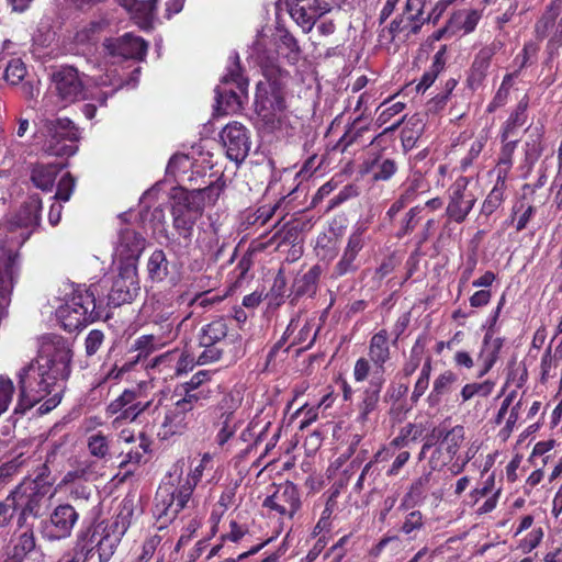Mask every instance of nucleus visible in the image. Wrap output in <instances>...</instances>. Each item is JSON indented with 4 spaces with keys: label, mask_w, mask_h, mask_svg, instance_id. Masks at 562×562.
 <instances>
[{
    "label": "nucleus",
    "mask_w": 562,
    "mask_h": 562,
    "mask_svg": "<svg viewBox=\"0 0 562 562\" xmlns=\"http://www.w3.org/2000/svg\"><path fill=\"white\" fill-rule=\"evenodd\" d=\"M199 401L198 393L188 392L168 408L158 431L160 439L168 440L172 436L183 434L194 419V408Z\"/></svg>",
    "instance_id": "nucleus-12"
},
{
    "label": "nucleus",
    "mask_w": 562,
    "mask_h": 562,
    "mask_svg": "<svg viewBox=\"0 0 562 562\" xmlns=\"http://www.w3.org/2000/svg\"><path fill=\"white\" fill-rule=\"evenodd\" d=\"M132 509L124 506V508L116 515V517L109 524H99L95 526L90 543L91 550L95 549L100 562H108L114 554L122 537L127 531L131 525Z\"/></svg>",
    "instance_id": "nucleus-9"
},
{
    "label": "nucleus",
    "mask_w": 562,
    "mask_h": 562,
    "mask_svg": "<svg viewBox=\"0 0 562 562\" xmlns=\"http://www.w3.org/2000/svg\"><path fill=\"white\" fill-rule=\"evenodd\" d=\"M155 331L153 335L159 338V344L166 346L173 341L179 334V325H176V319L171 318L170 315H161L154 322Z\"/></svg>",
    "instance_id": "nucleus-45"
},
{
    "label": "nucleus",
    "mask_w": 562,
    "mask_h": 562,
    "mask_svg": "<svg viewBox=\"0 0 562 562\" xmlns=\"http://www.w3.org/2000/svg\"><path fill=\"white\" fill-rule=\"evenodd\" d=\"M227 157L237 166L246 159V130L241 123L227 124L221 134Z\"/></svg>",
    "instance_id": "nucleus-23"
},
{
    "label": "nucleus",
    "mask_w": 562,
    "mask_h": 562,
    "mask_svg": "<svg viewBox=\"0 0 562 562\" xmlns=\"http://www.w3.org/2000/svg\"><path fill=\"white\" fill-rule=\"evenodd\" d=\"M507 181L496 178L495 184L482 202L479 218L487 223L502 207L506 199Z\"/></svg>",
    "instance_id": "nucleus-36"
},
{
    "label": "nucleus",
    "mask_w": 562,
    "mask_h": 562,
    "mask_svg": "<svg viewBox=\"0 0 562 562\" xmlns=\"http://www.w3.org/2000/svg\"><path fill=\"white\" fill-rule=\"evenodd\" d=\"M528 108L529 97L525 94L502 124L499 131L501 140H506L517 135L518 130L524 126L528 120Z\"/></svg>",
    "instance_id": "nucleus-33"
},
{
    "label": "nucleus",
    "mask_w": 562,
    "mask_h": 562,
    "mask_svg": "<svg viewBox=\"0 0 562 562\" xmlns=\"http://www.w3.org/2000/svg\"><path fill=\"white\" fill-rule=\"evenodd\" d=\"M368 358L374 367L372 376L385 378V364L391 360L390 337L386 329H380L370 338Z\"/></svg>",
    "instance_id": "nucleus-24"
},
{
    "label": "nucleus",
    "mask_w": 562,
    "mask_h": 562,
    "mask_svg": "<svg viewBox=\"0 0 562 562\" xmlns=\"http://www.w3.org/2000/svg\"><path fill=\"white\" fill-rule=\"evenodd\" d=\"M55 90L61 108L85 98V89L79 72L74 67H61L53 77Z\"/></svg>",
    "instance_id": "nucleus-19"
},
{
    "label": "nucleus",
    "mask_w": 562,
    "mask_h": 562,
    "mask_svg": "<svg viewBox=\"0 0 562 562\" xmlns=\"http://www.w3.org/2000/svg\"><path fill=\"white\" fill-rule=\"evenodd\" d=\"M159 341V338L155 337L153 333L142 335L134 341L133 348L142 359H145L154 351L164 347Z\"/></svg>",
    "instance_id": "nucleus-55"
},
{
    "label": "nucleus",
    "mask_w": 562,
    "mask_h": 562,
    "mask_svg": "<svg viewBox=\"0 0 562 562\" xmlns=\"http://www.w3.org/2000/svg\"><path fill=\"white\" fill-rule=\"evenodd\" d=\"M47 493V487L34 480H26L19 484L11 493V499L18 513V526L23 527L27 517H37Z\"/></svg>",
    "instance_id": "nucleus-13"
},
{
    "label": "nucleus",
    "mask_w": 562,
    "mask_h": 562,
    "mask_svg": "<svg viewBox=\"0 0 562 562\" xmlns=\"http://www.w3.org/2000/svg\"><path fill=\"white\" fill-rule=\"evenodd\" d=\"M171 352L175 355L173 362H176L175 368L178 371L179 376L193 370L195 364H198L194 356L188 350L173 349Z\"/></svg>",
    "instance_id": "nucleus-58"
},
{
    "label": "nucleus",
    "mask_w": 562,
    "mask_h": 562,
    "mask_svg": "<svg viewBox=\"0 0 562 562\" xmlns=\"http://www.w3.org/2000/svg\"><path fill=\"white\" fill-rule=\"evenodd\" d=\"M494 55L493 46H484L475 54L465 79V87L472 92L484 85Z\"/></svg>",
    "instance_id": "nucleus-26"
},
{
    "label": "nucleus",
    "mask_w": 562,
    "mask_h": 562,
    "mask_svg": "<svg viewBox=\"0 0 562 562\" xmlns=\"http://www.w3.org/2000/svg\"><path fill=\"white\" fill-rule=\"evenodd\" d=\"M227 334L226 324L222 319L214 321L201 329L199 342L201 347L216 345Z\"/></svg>",
    "instance_id": "nucleus-47"
},
{
    "label": "nucleus",
    "mask_w": 562,
    "mask_h": 562,
    "mask_svg": "<svg viewBox=\"0 0 562 562\" xmlns=\"http://www.w3.org/2000/svg\"><path fill=\"white\" fill-rule=\"evenodd\" d=\"M4 562H44V554L36 548L32 529L23 531L13 543V548Z\"/></svg>",
    "instance_id": "nucleus-28"
},
{
    "label": "nucleus",
    "mask_w": 562,
    "mask_h": 562,
    "mask_svg": "<svg viewBox=\"0 0 562 562\" xmlns=\"http://www.w3.org/2000/svg\"><path fill=\"white\" fill-rule=\"evenodd\" d=\"M535 213L536 207L533 205L520 203L513 207L512 215L505 224H513L516 221V232H521L527 227Z\"/></svg>",
    "instance_id": "nucleus-52"
},
{
    "label": "nucleus",
    "mask_w": 562,
    "mask_h": 562,
    "mask_svg": "<svg viewBox=\"0 0 562 562\" xmlns=\"http://www.w3.org/2000/svg\"><path fill=\"white\" fill-rule=\"evenodd\" d=\"M274 483L271 482V477L269 475H263L262 471L257 473V480L251 486L250 491V501L257 502L262 501L267 493H272L274 490Z\"/></svg>",
    "instance_id": "nucleus-56"
},
{
    "label": "nucleus",
    "mask_w": 562,
    "mask_h": 562,
    "mask_svg": "<svg viewBox=\"0 0 562 562\" xmlns=\"http://www.w3.org/2000/svg\"><path fill=\"white\" fill-rule=\"evenodd\" d=\"M256 83L254 95V125L261 134H274L288 123L286 86L290 72L286 69H266Z\"/></svg>",
    "instance_id": "nucleus-4"
},
{
    "label": "nucleus",
    "mask_w": 562,
    "mask_h": 562,
    "mask_svg": "<svg viewBox=\"0 0 562 562\" xmlns=\"http://www.w3.org/2000/svg\"><path fill=\"white\" fill-rule=\"evenodd\" d=\"M71 357L68 340L58 335L43 336L36 360L18 373L20 393L14 413L24 414L38 403L41 415L54 409L61 401Z\"/></svg>",
    "instance_id": "nucleus-1"
},
{
    "label": "nucleus",
    "mask_w": 562,
    "mask_h": 562,
    "mask_svg": "<svg viewBox=\"0 0 562 562\" xmlns=\"http://www.w3.org/2000/svg\"><path fill=\"white\" fill-rule=\"evenodd\" d=\"M413 443L404 429L401 427L397 435L387 443V446H383L374 453V461H386L392 458L396 450L402 451L405 448L409 447Z\"/></svg>",
    "instance_id": "nucleus-48"
},
{
    "label": "nucleus",
    "mask_w": 562,
    "mask_h": 562,
    "mask_svg": "<svg viewBox=\"0 0 562 562\" xmlns=\"http://www.w3.org/2000/svg\"><path fill=\"white\" fill-rule=\"evenodd\" d=\"M284 3L290 16L303 33H310L317 20L330 10L324 0H285Z\"/></svg>",
    "instance_id": "nucleus-18"
},
{
    "label": "nucleus",
    "mask_w": 562,
    "mask_h": 562,
    "mask_svg": "<svg viewBox=\"0 0 562 562\" xmlns=\"http://www.w3.org/2000/svg\"><path fill=\"white\" fill-rule=\"evenodd\" d=\"M423 213L424 206H422V204H416L409 207L397 223L395 237L402 239L405 236L413 234L424 217Z\"/></svg>",
    "instance_id": "nucleus-43"
},
{
    "label": "nucleus",
    "mask_w": 562,
    "mask_h": 562,
    "mask_svg": "<svg viewBox=\"0 0 562 562\" xmlns=\"http://www.w3.org/2000/svg\"><path fill=\"white\" fill-rule=\"evenodd\" d=\"M41 210L42 200L37 195L30 196L5 223V238L0 247V305L8 302L12 292L19 270L18 249L40 224Z\"/></svg>",
    "instance_id": "nucleus-2"
},
{
    "label": "nucleus",
    "mask_w": 562,
    "mask_h": 562,
    "mask_svg": "<svg viewBox=\"0 0 562 562\" xmlns=\"http://www.w3.org/2000/svg\"><path fill=\"white\" fill-rule=\"evenodd\" d=\"M108 280L103 279L99 283L89 286H74L56 310V317L60 326L72 333L99 319L102 314L100 311L102 300L97 299V295L100 294V290L108 288Z\"/></svg>",
    "instance_id": "nucleus-6"
},
{
    "label": "nucleus",
    "mask_w": 562,
    "mask_h": 562,
    "mask_svg": "<svg viewBox=\"0 0 562 562\" xmlns=\"http://www.w3.org/2000/svg\"><path fill=\"white\" fill-rule=\"evenodd\" d=\"M221 193L218 186L181 193L172 205L173 227L179 237L168 243L169 249L178 257L188 254L192 241L193 227L205 205L216 202Z\"/></svg>",
    "instance_id": "nucleus-5"
},
{
    "label": "nucleus",
    "mask_w": 562,
    "mask_h": 562,
    "mask_svg": "<svg viewBox=\"0 0 562 562\" xmlns=\"http://www.w3.org/2000/svg\"><path fill=\"white\" fill-rule=\"evenodd\" d=\"M139 290L137 268L133 262L121 263L108 293V304L120 306L130 303Z\"/></svg>",
    "instance_id": "nucleus-16"
},
{
    "label": "nucleus",
    "mask_w": 562,
    "mask_h": 562,
    "mask_svg": "<svg viewBox=\"0 0 562 562\" xmlns=\"http://www.w3.org/2000/svg\"><path fill=\"white\" fill-rule=\"evenodd\" d=\"M215 92L217 111H222L223 114H229L241 110L240 97L234 89L217 87Z\"/></svg>",
    "instance_id": "nucleus-46"
},
{
    "label": "nucleus",
    "mask_w": 562,
    "mask_h": 562,
    "mask_svg": "<svg viewBox=\"0 0 562 562\" xmlns=\"http://www.w3.org/2000/svg\"><path fill=\"white\" fill-rule=\"evenodd\" d=\"M101 425L102 422L98 417H90L85 422L88 451L92 457L103 460L110 456V437L101 430H97V427Z\"/></svg>",
    "instance_id": "nucleus-30"
},
{
    "label": "nucleus",
    "mask_w": 562,
    "mask_h": 562,
    "mask_svg": "<svg viewBox=\"0 0 562 562\" xmlns=\"http://www.w3.org/2000/svg\"><path fill=\"white\" fill-rule=\"evenodd\" d=\"M370 130V122L364 121V111L356 116L348 125L344 135L335 145V149L347 151L356 144H361L363 134Z\"/></svg>",
    "instance_id": "nucleus-37"
},
{
    "label": "nucleus",
    "mask_w": 562,
    "mask_h": 562,
    "mask_svg": "<svg viewBox=\"0 0 562 562\" xmlns=\"http://www.w3.org/2000/svg\"><path fill=\"white\" fill-rule=\"evenodd\" d=\"M537 40L549 37L547 49L555 53L562 46V0H551L537 19L533 27Z\"/></svg>",
    "instance_id": "nucleus-14"
},
{
    "label": "nucleus",
    "mask_w": 562,
    "mask_h": 562,
    "mask_svg": "<svg viewBox=\"0 0 562 562\" xmlns=\"http://www.w3.org/2000/svg\"><path fill=\"white\" fill-rule=\"evenodd\" d=\"M42 149L52 156H72L78 150V130L66 117L43 119L35 134Z\"/></svg>",
    "instance_id": "nucleus-8"
},
{
    "label": "nucleus",
    "mask_w": 562,
    "mask_h": 562,
    "mask_svg": "<svg viewBox=\"0 0 562 562\" xmlns=\"http://www.w3.org/2000/svg\"><path fill=\"white\" fill-rule=\"evenodd\" d=\"M425 351V342L418 338L413 345L408 360L404 363L402 372L404 376H411L420 366Z\"/></svg>",
    "instance_id": "nucleus-54"
},
{
    "label": "nucleus",
    "mask_w": 562,
    "mask_h": 562,
    "mask_svg": "<svg viewBox=\"0 0 562 562\" xmlns=\"http://www.w3.org/2000/svg\"><path fill=\"white\" fill-rule=\"evenodd\" d=\"M470 182L471 178L460 176L448 189L446 216L457 224L465 222L477 201L476 195L469 190Z\"/></svg>",
    "instance_id": "nucleus-15"
},
{
    "label": "nucleus",
    "mask_w": 562,
    "mask_h": 562,
    "mask_svg": "<svg viewBox=\"0 0 562 562\" xmlns=\"http://www.w3.org/2000/svg\"><path fill=\"white\" fill-rule=\"evenodd\" d=\"M26 75V67L20 58L9 61L4 70V79L11 85H18Z\"/></svg>",
    "instance_id": "nucleus-63"
},
{
    "label": "nucleus",
    "mask_w": 562,
    "mask_h": 562,
    "mask_svg": "<svg viewBox=\"0 0 562 562\" xmlns=\"http://www.w3.org/2000/svg\"><path fill=\"white\" fill-rule=\"evenodd\" d=\"M422 182L423 180L420 177H415L411 179L407 183L403 184L401 193L390 205L385 213L390 222H393L396 215L402 210H404L405 207H407L417 200L419 195V189L422 188Z\"/></svg>",
    "instance_id": "nucleus-35"
},
{
    "label": "nucleus",
    "mask_w": 562,
    "mask_h": 562,
    "mask_svg": "<svg viewBox=\"0 0 562 562\" xmlns=\"http://www.w3.org/2000/svg\"><path fill=\"white\" fill-rule=\"evenodd\" d=\"M398 170L395 158L386 157L382 150L372 151L361 164V172L371 176L374 182H387Z\"/></svg>",
    "instance_id": "nucleus-22"
},
{
    "label": "nucleus",
    "mask_w": 562,
    "mask_h": 562,
    "mask_svg": "<svg viewBox=\"0 0 562 562\" xmlns=\"http://www.w3.org/2000/svg\"><path fill=\"white\" fill-rule=\"evenodd\" d=\"M502 147L498 154L497 164L495 167L496 178L506 180L508 179L509 172L514 165V153L517 148L519 139L508 138L506 140H501Z\"/></svg>",
    "instance_id": "nucleus-42"
},
{
    "label": "nucleus",
    "mask_w": 562,
    "mask_h": 562,
    "mask_svg": "<svg viewBox=\"0 0 562 562\" xmlns=\"http://www.w3.org/2000/svg\"><path fill=\"white\" fill-rule=\"evenodd\" d=\"M207 468H212L210 453H204L199 464L187 474L183 459L172 464L155 496L154 514L162 524L171 522L187 507L194 487Z\"/></svg>",
    "instance_id": "nucleus-3"
},
{
    "label": "nucleus",
    "mask_w": 562,
    "mask_h": 562,
    "mask_svg": "<svg viewBox=\"0 0 562 562\" xmlns=\"http://www.w3.org/2000/svg\"><path fill=\"white\" fill-rule=\"evenodd\" d=\"M481 18L482 13L476 9L458 11L451 15L450 26H454L457 32L469 34L476 29Z\"/></svg>",
    "instance_id": "nucleus-44"
},
{
    "label": "nucleus",
    "mask_w": 562,
    "mask_h": 562,
    "mask_svg": "<svg viewBox=\"0 0 562 562\" xmlns=\"http://www.w3.org/2000/svg\"><path fill=\"white\" fill-rule=\"evenodd\" d=\"M274 47L277 57L280 55L290 65L297 64L303 53L299 40L280 22L276 25Z\"/></svg>",
    "instance_id": "nucleus-29"
},
{
    "label": "nucleus",
    "mask_w": 562,
    "mask_h": 562,
    "mask_svg": "<svg viewBox=\"0 0 562 562\" xmlns=\"http://www.w3.org/2000/svg\"><path fill=\"white\" fill-rule=\"evenodd\" d=\"M357 257L358 256L348 254L344 250L340 259L333 268L331 278L339 279L347 274L355 273L359 268V265L357 263Z\"/></svg>",
    "instance_id": "nucleus-53"
},
{
    "label": "nucleus",
    "mask_w": 562,
    "mask_h": 562,
    "mask_svg": "<svg viewBox=\"0 0 562 562\" xmlns=\"http://www.w3.org/2000/svg\"><path fill=\"white\" fill-rule=\"evenodd\" d=\"M79 514L69 504L56 506L44 522L43 537L49 541L63 540L70 537L78 522Z\"/></svg>",
    "instance_id": "nucleus-17"
},
{
    "label": "nucleus",
    "mask_w": 562,
    "mask_h": 562,
    "mask_svg": "<svg viewBox=\"0 0 562 562\" xmlns=\"http://www.w3.org/2000/svg\"><path fill=\"white\" fill-rule=\"evenodd\" d=\"M322 274V267L314 265L302 276H297L292 284L293 300L302 296H314L318 289V282Z\"/></svg>",
    "instance_id": "nucleus-38"
},
{
    "label": "nucleus",
    "mask_w": 562,
    "mask_h": 562,
    "mask_svg": "<svg viewBox=\"0 0 562 562\" xmlns=\"http://www.w3.org/2000/svg\"><path fill=\"white\" fill-rule=\"evenodd\" d=\"M405 105L406 104L401 101L393 102V98H392V99L385 100L383 103H381L378 106V109L375 111V113H376V117L374 121L375 126L382 127V126L386 125L387 123H390V125L386 126L382 133H380L378 136H375L370 142V144H373L379 137H381L390 132H394L402 125V123L404 121V116L401 119L394 120V121H392V120L396 115H398L400 113L403 112V110L405 109Z\"/></svg>",
    "instance_id": "nucleus-31"
},
{
    "label": "nucleus",
    "mask_w": 562,
    "mask_h": 562,
    "mask_svg": "<svg viewBox=\"0 0 562 562\" xmlns=\"http://www.w3.org/2000/svg\"><path fill=\"white\" fill-rule=\"evenodd\" d=\"M104 47L111 56L122 57L124 59H143L147 52L145 41L132 34H125L115 40H108L104 43Z\"/></svg>",
    "instance_id": "nucleus-25"
},
{
    "label": "nucleus",
    "mask_w": 562,
    "mask_h": 562,
    "mask_svg": "<svg viewBox=\"0 0 562 562\" xmlns=\"http://www.w3.org/2000/svg\"><path fill=\"white\" fill-rule=\"evenodd\" d=\"M270 30L267 26H262L257 32L256 38L251 46V58L255 60L260 69V72H266V69H283L277 58V47L273 49Z\"/></svg>",
    "instance_id": "nucleus-21"
},
{
    "label": "nucleus",
    "mask_w": 562,
    "mask_h": 562,
    "mask_svg": "<svg viewBox=\"0 0 562 562\" xmlns=\"http://www.w3.org/2000/svg\"><path fill=\"white\" fill-rule=\"evenodd\" d=\"M240 419L237 418L235 413H229L224 422V425L220 432L217 434V441L220 445H224L234 436L235 432L238 431V438L240 440H245L246 428H241Z\"/></svg>",
    "instance_id": "nucleus-51"
},
{
    "label": "nucleus",
    "mask_w": 562,
    "mask_h": 562,
    "mask_svg": "<svg viewBox=\"0 0 562 562\" xmlns=\"http://www.w3.org/2000/svg\"><path fill=\"white\" fill-rule=\"evenodd\" d=\"M426 0H406L401 12L378 31V41L387 48L400 47L420 33L430 21L425 13Z\"/></svg>",
    "instance_id": "nucleus-7"
},
{
    "label": "nucleus",
    "mask_w": 562,
    "mask_h": 562,
    "mask_svg": "<svg viewBox=\"0 0 562 562\" xmlns=\"http://www.w3.org/2000/svg\"><path fill=\"white\" fill-rule=\"evenodd\" d=\"M140 403L137 401V393L135 391L125 390L119 397L113 400L106 407V413L111 416L115 415L128 405Z\"/></svg>",
    "instance_id": "nucleus-59"
},
{
    "label": "nucleus",
    "mask_w": 562,
    "mask_h": 562,
    "mask_svg": "<svg viewBox=\"0 0 562 562\" xmlns=\"http://www.w3.org/2000/svg\"><path fill=\"white\" fill-rule=\"evenodd\" d=\"M504 344V337H495V335L484 334L477 356V361L481 366L477 378H483L493 369L499 359Z\"/></svg>",
    "instance_id": "nucleus-32"
},
{
    "label": "nucleus",
    "mask_w": 562,
    "mask_h": 562,
    "mask_svg": "<svg viewBox=\"0 0 562 562\" xmlns=\"http://www.w3.org/2000/svg\"><path fill=\"white\" fill-rule=\"evenodd\" d=\"M458 381V375L452 370H446L440 373L432 383V389L427 396L429 406H437L441 403L443 396L448 395L453 384Z\"/></svg>",
    "instance_id": "nucleus-39"
},
{
    "label": "nucleus",
    "mask_w": 562,
    "mask_h": 562,
    "mask_svg": "<svg viewBox=\"0 0 562 562\" xmlns=\"http://www.w3.org/2000/svg\"><path fill=\"white\" fill-rule=\"evenodd\" d=\"M337 495L338 491L331 493V495L328 497L325 508L323 509L321 517L314 528V532H322L324 530H329L331 526V515L337 508Z\"/></svg>",
    "instance_id": "nucleus-57"
},
{
    "label": "nucleus",
    "mask_w": 562,
    "mask_h": 562,
    "mask_svg": "<svg viewBox=\"0 0 562 562\" xmlns=\"http://www.w3.org/2000/svg\"><path fill=\"white\" fill-rule=\"evenodd\" d=\"M301 495L297 486L286 481L279 486H274L272 493H267L261 507L270 517L277 518L281 522L291 521L294 515L301 508Z\"/></svg>",
    "instance_id": "nucleus-10"
},
{
    "label": "nucleus",
    "mask_w": 562,
    "mask_h": 562,
    "mask_svg": "<svg viewBox=\"0 0 562 562\" xmlns=\"http://www.w3.org/2000/svg\"><path fill=\"white\" fill-rule=\"evenodd\" d=\"M431 477V471L425 472L420 476L416 477L401 499L398 509L409 510L422 505L426 499Z\"/></svg>",
    "instance_id": "nucleus-34"
},
{
    "label": "nucleus",
    "mask_w": 562,
    "mask_h": 562,
    "mask_svg": "<svg viewBox=\"0 0 562 562\" xmlns=\"http://www.w3.org/2000/svg\"><path fill=\"white\" fill-rule=\"evenodd\" d=\"M145 238L133 229L124 228L120 232L115 255L121 263L136 261L145 249Z\"/></svg>",
    "instance_id": "nucleus-27"
},
{
    "label": "nucleus",
    "mask_w": 562,
    "mask_h": 562,
    "mask_svg": "<svg viewBox=\"0 0 562 562\" xmlns=\"http://www.w3.org/2000/svg\"><path fill=\"white\" fill-rule=\"evenodd\" d=\"M61 166L58 164H37L32 168L31 180L42 191H50Z\"/></svg>",
    "instance_id": "nucleus-40"
},
{
    "label": "nucleus",
    "mask_w": 562,
    "mask_h": 562,
    "mask_svg": "<svg viewBox=\"0 0 562 562\" xmlns=\"http://www.w3.org/2000/svg\"><path fill=\"white\" fill-rule=\"evenodd\" d=\"M14 391L13 381L9 376L0 374V416L8 411Z\"/></svg>",
    "instance_id": "nucleus-62"
},
{
    "label": "nucleus",
    "mask_w": 562,
    "mask_h": 562,
    "mask_svg": "<svg viewBox=\"0 0 562 562\" xmlns=\"http://www.w3.org/2000/svg\"><path fill=\"white\" fill-rule=\"evenodd\" d=\"M435 436L440 439V442L430 454L429 467L431 470H441L458 456L465 439V428L462 425L448 428L445 423H441L434 426Z\"/></svg>",
    "instance_id": "nucleus-11"
},
{
    "label": "nucleus",
    "mask_w": 562,
    "mask_h": 562,
    "mask_svg": "<svg viewBox=\"0 0 562 562\" xmlns=\"http://www.w3.org/2000/svg\"><path fill=\"white\" fill-rule=\"evenodd\" d=\"M173 352L167 351L146 364V369L155 376L158 374L164 381L173 380L178 378V371L176 370V362H173Z\"/></svg>",
    "instance_id": "nucleus-41"
},
{
    "label": "nucleus",
    "mask_w": 562,
    "mask_h": 562,
    "mask_svg": "<svg viewBox=\"0 0 562 562\" xmlns=\"http://www.w3.org/2000/svg\"><path fill=\"white\" fill-rule=\"evenodd\" d=\"M485 143L486 139L484 137H477L471 143V146L467 155L460 160L461 171H467L473 165V161L477 159V157L482 153Z\"/></svg>",
    "instance_id": "nucleus-64"
},
{
    "label": "nucleus",
    "mask_w": 562,
    "mask_h": 562,
    "mask_svg": "<svg viewBox=\"0 0 562 562\" xmlns=\"http://www.w3.org/2000/svg\"><path fill=\"white\" fill-rule=\"evenodd\" d=\"M494 387L495 382L492 380L467 383L460 392L462 403L471 401L474 396L487 397L492 394Z\"/></svg>",
    "instance_id": "nucleus-50"
},
{
    "label": "nucleus",
    "mask_w": 562,
    "mask_h": 562,
    "mask_svg": "<svg viewBox=\"0 0 562 562\" xmlns=\"http://www.w3.org/2000/svg\"><path fill=\"white\" fill-rule=\"evenodd\" d=\"M148 406V403H138L135 405H128V407H124L122 411L116 413V417L113 419V427H120L124 422H134L140 413H143Z\"/></svg>",
    "instance_id": "nucleus-61"
},
{
    "label": "nucleus",
    "mask_w": 562,
    "mask_h": 562,
    "mask_svg": "<svg viewBox=\"0 0 562 562\" xmlns=\"http://www.w3.org/2000/svg\"><path fill=\"white\" fill-rule=\"evenodd\" d=\"M425 516L420 510H412L406 516L400 528V531L406 536L424 528Z\"/></svg>",
    "instance_id": "nucleus-60"
},
{
    "label": "nucleus",
    "mask_w": 562,
    "mask_h": 562,
    "mask_svg": "<svg viewBox=\"0 0 562 562\" xmlns=\"http://www.w3.org/2000/svg\"><path fill=\"white\" fill-rule=\"evenodd\" d=\"M385 382V378L371 376L368 385L361 390L359 394V401L356 405V423L362 427H364L371 420V415L378 411L381 400V392Z\"/></svg>",
    "instance_id": "nucleus-20"
},
{
    "label": "nucleus",
    "mask_w": 562,
    "mask_h": 562,
    "mask_svg": "<svg viewBox=\"0 0 562 562\" xmlns=\"http://www.w3.org/2000/svg\"><path fill=\"white\" fill-rule=\"evenodd\" d=\"M169 262L165 252L160 249L155 250L147 263L148 276L153 281L160 282L168 276Z\"/></svg>",
    "instance_id": "nucleus-49"
}]
</instances>
